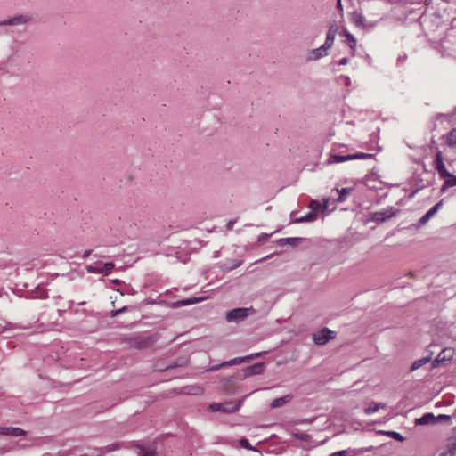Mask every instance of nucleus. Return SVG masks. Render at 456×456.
Returning a JSON list of instances; mask_svg holds the SVG:
<instances>
[{
    "label": "nucleus",
    "instance_id": "42",
    "mask_svg": "<svg viewBox=\"0 0 456 456\" xmlns=\"http://www.w3.org/2000/svg\"><path fill=\"white\" fill-rule=\"evenodd\" d=\"M338 8L342 10L341 0H338Z\"/></svg>",
    "mask_w": 456,
    "mask_h": 456
},
{
    "label": "nucleus",
    "instance_id": "30",
    "mask_svg": "<svg viewBox=\"0 0 456 456\" xmlns=\"http://www.w3.org/2000/svg\"><path fill=\"white\" fill-rule=\"evenodd\" d=\"M140 456H156V453L151 449L142 448L140 450Z\"/></svg>",
    "mask_w": 456,
    "mask_h": 456
},
{
    "label": "nucleus",
    "instance_id": "43",
    "mask_svg": "<svg viewBox=\"0 0 456 456\" xmlns=\"http://www.w3.org/2000/svg\"><path fill=\"white\" fill-rule=\"evenodd\" d=\"M117 448H118V445H112V447L109 448V451H113V450H116Z\"/></svg>",
    "mask_w": 456,
    "mask_h": 456
},
{
    "label": "nucleus",
    "instance_id": "1",
    "mask_svg": "<svg viewBox=\"0 0 456 456\" xmlns=\"http://www.w3.org/2000/svg\"><path fill=\"white\" fill-rule=\"evenodd\" d=\"M434 167L437 171L440 178L445 179L442 191H444L446 188L456 186V176L451 174L445 167L444 163V156L441 151H436L434 159Z\"/></svg>",
    "mask_w": 456,
    "mask_h": 456
},
{
    "label": "nucleus",
    "instance_id": "13",
    "mask_svg": "<svg viewBox=\"0 0 456 456\" xmlns=\"http://www.w3.org/2000/svg\"><path fill=\"white\" fill-rule=\"evenodd\" d=\"M337 31H338V28L336 25L333 24L330 27L328 33H327L326 41L324 43L325 47H330V48L332 47L335 37H336Z\"/></svg>",
    "mask_w": 456,
    "mask_h": 456
},
{
    "label": "nucleus",
    "instance_id": "16",
    "mask_svg": "<svg viewBox=\"0 0 456 456\" xmlns=\"http://www.w3.org/2000/svg\"><path fill=\"white\" fill-rule=\"evenodd\" d=\"M385 407H386L385 403L371 402L368 405V407L365 409L364 411H365L366 414L370 415V414H372L374 412H377L380 409H384Z\"/></svg>",
    "mask_w": 456,
    "mask_h": 456
},
{
    "label": "nucleus",
    "instance_id": "24",
    "mask_svg": "<svg viewBox=\"0 0 456 456\" xmlns=\"http://www.w3.org/2000/svg\"><path fill=\"white\" fill-rule=\"evenodd\" d=\"M351 188H342L341 190L337 189V191L338 192V198L337 199V201L343 202L346 200V196L351 192Z\"/></svg>",
    "mask_w": 456,
    "mask_h": 456
},
{
    "label": "nucleus",
    "instance_id": "9",
    "mask_svg": "<svg viewBox=\"0 0 456 456\" xmlns=\"http://www.w3.org/2000/svg\"><path fill=\"white\" fill-rule=\"evenodd\" d=\"M341 36L346 37V42L349 48L352 50V56H354L356 46H357V41L355 37L348 32L346 29H343V31L340 33Z\"/></svg>",
    "mask_w": 456,
    "mask_h": 456
},
{
    "label": "nucleus",
    "instance_id": "27",
    "mask_svg": "<svg viewBox=\"0 0 456 456\" xmlns=\"http://www.w3.org/2000/svg\"><path fill=\"white\" fill-rule=\"evenodd\" d=\"M373 157V154L370 153H356L352 154V160L353 159H371Z\"/></svg>",
    "mask_w": 456,
    "mask_h": 456
},
{
    "label": "nucleus",
    "instance_id": "14",
    "mask_svg": "<svg viewBox=\"0 0 456 456\" xmlns=\"http://www.w3.org/2000/svg\"><path fill=\"white\" fill-rule=\"evenodd\" d=\"M264 371V363L258 362L245 369L246 376L261 374Z\"/></svg>",
    "mask_w": 456,
    "mask_h": 456
},
{
    "label": "nucleus",
    "instance_id": "26",
    "mask_svg": "<svg viewBox=\"0 0 456 456\" xmlns=\"http://www.w3.org/2000/svg\"><path fill=\"white\" fill-rule=\"evenodd\" d=\"M316 217V214L314 212H311L305 216H302L297 220V222L302 223V222H311L314 221Z\"/></svg>",
    "mask_w": 456,
    "mask_h": 456
},
{
    "label": "nucleus",
    "instance_id": "32",
    "mask_svg": "<svg viewBox=\"0 0 456 456\" xmlns=\"http://www.w3.org/2000/svg\"><path fill=\"white\" fill-rule=\"evenodd\" d=\"M240 444L241 447L247 449V450H250V451H255V448H253L250 444L248 443V441L246 439V438H242L240 440Z\"/></svg>",
    "mask_w": 456,
    "mask_h": 456
},
{
    "label": "nucleus",
    "instance_id": "31",
    "mask_svg": "<svg viewBox=\"0 0 456 456\" xmlns=\"http://www.w3.org/2000/svg\"><path fill=\"white\" fill-rule=\"evenodd\" d=\"M87 271L91 273H102V267L96 265H88Z\"/></svg>",
    "mask_w": 456,
    "mask_h": 456
},
{
    "label": "nucleus",
    "instance_id": "20",
    "mask_svg": "<svg viewBox=\"0 0 456 456\" xmlns=\"http://www.w3.org/2000/svg\"><path fill=\"white\" fill-rule=\"evenodd\" d=\"M152 339L150 337L139 338L138 341L134 342V346L137 348H143L151 345Z\"/></svg>",
    "mask_w": 456,
    "mask_h": 456
},
{
    "label": "nucleus",
    "instance_id": "45",
    "mask_svg": "<svg viewBox=\"0 0 456 456\" xmlns=\"http://www.w3.org/2000/svg\"><path fill=\"white\" fill-rule=\"evenodd\" d=\"M1 332H2V331L0 330V333H1Z\"/></svg>",
    "mask_w": 456,
    "mask_h": 456
},
{
    "label": "nucleus",
    "instance_id": "3",
    "mask_svg": "<svg viewBox=\"0 0 456 456\" xmlns=\"http://www.w3.org/2000/svg\"><path fill=\"white\" fill-rule=\"evenodd\" d=\"M251 313H253L252 308H235L227 312L226 320L227 322H240Z\"/></svg>",
    "mask_w": 456,
    "mask_h": 456
},
{
    "label": "nucleus",
    "instance_id": "40",
    "mask_svg": "<svg viewBox=\"0 0 456 456\" xmlns=\"http://www.w3.org/2000/svg\"><path fill=\"white\" fill-rule=\"evenodd\" d=\"M345 453H346L345 451H339V452H336L332 453L331 456H344Z\"/></svg>",
    "mask_w": 456,
    "mask_h": 456
},
{
    "label": "nucleus",
    "instance_id": "6",
    "mask_svg": "<svg viewBox=\"0 0 456 456\" xmlns=\"http://www.w3.org/2000/svg\"><path fill=\"white\" fill-rule=\"evenodd\" d=\"M454 353H455L454 349L451 348V347H447V348L443 349L439 353L437 358L434 361L433 366L436 367L439 362H445V361H450L451 359H452V357L454 355Z\"/></svg>",
    "mask_w": 456,
    "mask_h": 456
},
{
    "label": "nucleus",
    "instance_id": "23",
    "mask_svg": "<svg viewBox=\"0 0 456 456\" xmlns=\"http://www.w3.org/2000/svg\"><path fill=\"white\" fill-rule=\"evenodd\" d=\"M328 200H325V202L323 204L320 203L319 201L317 200H313L311 203H310V208L313 209V212L314 213L315 211H318L320 209H322V211H324L327 208H328Z\"/></svg>",
    "mask_w": 456,
    "mask_h": 456
},
{
    "label": "nucleus",
    "instance_id": "36",
    "mask_svg": "<svg viewBox=\"0 0 456 456\" xmlns=\"http://www.w3.org/2000/svg\"><path fill=\"white\" fill-rule=\"evenodd\" d=\"M296 240H297L296 238H285V239H281V241L282 243L288 244V243L294 242Z\"/></svg>",
    "mask_w": 456,
    "mask_h": 456
},
{
    "label": "nucleus",
    "instance_id": "37",
    "mask_svg": "<svg viewBox=\"0 0 456 456\" xmlns=\"http://www.w3.org/2000/svg\"><path fill=\"white\" fill-rule=\"evenodd\" d=\"M126 310V306H124L118 310H116V311H112V316H117L118 314L125 312Z\"/></svg>",
    "mask_w": 456,
    "mask_h": 456
},
{
    "label": "nucleus",
    "instance_id": "12",
    "mask_svg": "<svg viewBox=\"0 0 456 456\" xmlns=\"http://www.w3.org/2000/svg\"><path fill=\"white\" fill-rule=\"evenodd\" d=\"M436 422V418L431 412L425 413L422 417L415 419L416 425H430V424H435Z\"/></svg>",
    "mask_w": 456,
    "mask_h": 456
},
{
    "label": "nucleus",
    "instance_id": "44",
    "mask_svg": "<svg viewBox=\"0 0 456 456\" xmlns=\"http://www.w3.org/2000/svg\"><path fill=\"white\" fill-rule=\"evenodd\" d=\"M233 222H230L228 224V229H231L232 227Z\"/></svg>",
    "mask_w": 456,
    "mask_h": 456
},
{
    "label": "nucleus",
    "instance_id": "38",
    "mask_svg": "<svg viewBox=\"0 0 456 456\" xmlns=\"http://www.w3.org/2000/svg\"><path fill=\"white\" fill-rule=\"evenodd\" d=\"M196 302H198V299L182 301V302H180V304L182 305H186L193 304V303H196Z\"/></svg>",
    "mask_w": 456,
    "mask_h": 456
},
{
    "label": "nucleus",
    "instance_id": "7",
    "mask_svg": "<svg viewBox=\"0 0 456 456\" xmlns=\"http://www.w3.org/2000/svg\"><path fill=\"white\" fill-rule=\"evenodd\" d=\"M456 455V432L448 439V443L440 456H455Z\"/></svg>",
    "mask_w": 456,
    "mask_h": 456
},
{
    "label": "nucleus",
    "instance_id": "10",
    "mask_svg": "<svg viewBox=\"0 0 456 456\" xmlns=\"http://www.w3.org/2000/svg\"><path fill=\"white\" fill-rule=\"evenodd\" d=\"M0 434L11 436H25L26 432L20 428H0Z\"/></svg>",
    "mask_w": 456,
    "mask_h": 456
},
{
    "label": "nucleus",
    "instance_id": "19",
    "mask_svg": "<svg viewBox=\"0 0 456 456\" xmlns=\"http://www.w3.org/2000/svg\"><path fill=\"white\" fill-rule=\"evenodd\" d=\"M330 49V47H325V44L314 50L312 51V54L314 56V59L317 60L320 59L325 55H327V50Z\"/></svg>",
    "mask_w": 456,
    "mask_h": 456
},
{
    "label": "nucleus",
    "instance_id": "22",
    "mask_svg": "<svg viewBox=\"0 0 456 456\" xmlns=\"http://www.w3.org/2000/svg\"><path fill=\"white\" fill-rule=\"evenodd\" d=\"M347 160H352V154L346 155V156L337 155V154L331 155L330 162H331V163H342V162H345V161H347Z\"/></svg>",
    "mask_w": 456,
    "mask_h": 456
},
{
    "label": "nucleus",
    "instance_id": "28",
    "mask_svg": "<svg viewBox=\"0 0 456 456\" xmlns=\"http://www.w3.org/2000/svg\"><path fill=\"white\" fill-rule=\"evenodd\" d=\"M114 267L115 265L112 262L105 263L104 265L102 266V273H104L105 275L110 274L114 269Z\"/></svg>",
    "mask_w": 456,
    "mask_h": 456
},
{
    "label": "nucleus",
    "instance_id": "17",
    "mask_svg": "<svg viewBox=\"0 0 456 456\" xmlns=\"http://www.w3.org/2000/svg\"><path fill=\"white\" fill-rule=\"evenodd\" d=\"M446 143L449 148L456 149V128L452 129L447 134Z\"/></svg>",
    "mask_w": 456,
    "mask_h": 456
},
{
    "label": "nucleus",
    "instance_id": "4",
    "mask_svg": "<svg viewBox=\"0 0 456 456\" xmlns=\"http://www.w3.org/2000/svg\"><path fill=\"white\" fill-rule=\"evenodd\" d=\"M334 338V332L328 328H323L313 335V339L316 345H325Z\"/></svg>",
    "mask_w": 456,
    "mask_h": 456
},
{
    "label": "nucleus",
    "instance_id": "34",
    "mask_svg": "<svg viewBox=\"0 0 456 456\" xmlns=\"http://www.w3.org/2000/svg\"><path fill=\"white\" fill-rule=\"evenodd\" d=\"M37 297H40V298H46L48 296H47V293L43 290V289H38L37 291Z\"/></svg>",
    "mask_w": 456,
    "mask_h": 456
},
{
    "label": "nucleus",
    "instance_id": "18",
    "mask_svg": "<svg viewBox=\"0 0 456 456\" xmlns=\"http://www.w3.org/2000/svg\"><path fill=\"white\" fill-rule=\"evenodd\" d=\"M430 360H431V356H427V357H423L421 359L414 361L413 363L411 366V371H414V370L419 369L423 365H425L428 362H429Z\"/></svg>",
    "mask_w": 456,
    "mask_h": 456
},
{
    "label": "nucleus",
    "instance_id": "29",
    "mask_svg": "<svg viewBox=\"0 0 456 456\" xmlns=\"http://www.w3.org/2000/svg\"><path fill=\"white\" fill-rule=\"evenodd\" d=\"M294 436L301 441H309L311 439V436L304 432L295 433Z\"/></svg>",
    "mask_w": 456,
    "mask_h": 456
},
{
    "label": "nucleus",
    "instance_id": "5",
    "mask_svg": "<svg viewBox=\"0 0 456 456\" xmlns=\"http://www.w3.org/2000/svg\"><path fill=\"white\" fill-rule=\"evenodd\" d=\"M31 20V17L26 14H21L15 16L12 19H8L3 21H0V27L3 26H16L28 22Z\"/></svg>",
    "mask_w": 456,
    "mask_h": 456
},
{
    "label": "nucleus",
    "instance_id": "11",
    "mask_svg": "<svg viewBox=\"0 0 456 456\" xmlns=\"http://www.w3.org/2000/svg\"><path fill=\"white\" fill-rule=\"evenodd\" d=\"M443 206V200H440L433 208H431L420 219V224H425Z\"/></svg>",
    "mask_w": 456,
    "mask_h": 456
},
{
    "label": "nucleus",
    "instance_id": "8",
    "mask_svg": "<svg viewBox=\"0 0 456 456\" xmlns=\"http://www.w3.org/2000/svg\"><path fill=\"white\" fill-rule=\"evenodd\" d=\"M261 354H262V353H256V354L247 355L245 357H237L229 362H223L222 364H220L219 367H226V366H230V365L240 364L246 361H249L254 358H256V357L260 356Z\"/></svg>",
    "mask_w": 456,
    "mask_h": 456
},
{
    "label": "nucleus",
    "instance_id": "21",
    "mask_svg": "<svg viewBox=\"0 0 456 456\" xmlns=\"http://www.w3.org/2000/svg\"><path fill=\"white\" fill-rule=\"evenodd\" d=\"M289 399H290L289 395L276 398L271 403V407L272 408L281 407V406L284 405L285 403H287L289 401Z\"/></svg>",
    "mask_w": 456,
    "mask_h": 456
},
{
    "label": "nucleus",
    "instance_id": "41",
    "mask_svg": "<svg viewBox=\"0 0 456 456\" xmlns=\"http://www.w3.org/2000/svg\"><path fill=\"white\" fill-rule=\"evenodd\" d=\"M91 253H92V250H86V251L84 252L83 257H84V258L88 257V256L91 255Z\"/></svg>",
    "mask_w": 456,
    "mask_h": 456
},
{
    "label": "nucleus",
    "instance_id": "35",
    "mask_svg": "<svg viewBox=\"0 0 456 456\" xmlns=\"http://www.w3.org/2000/svg\"><path fill=\"white\" fill-rule=\"evenodd\" d=\"M436 418V421L439 420V419H443V420H447L449 421L450 420V416L449 415H445V414H440L438 415Z\"/></svg>",
    "mask_w": 456,
    "mask_h": 456
},
{
    "label": "nucleus",
    "instance_id": "33",
    "mask_svg": "<svg viewBox=\"0 0 456 456\" xmlns=\"http://www.w3.org/2000/svg\"><path fill=\"white\" fill-rule=\"evenodd\" d=\"M390 216H392V215H388V216H384V214H383L382 212H377V213H375V215H374V218H375V220H377V221H380V222L385 221L387 218H388V217H390Z\"/></svg>",
    "mask_w": 456,
    "mask_h": 456
},
{
    "label": "nucleus",
    "instance_id": "2",
    "mask_svg": "<svg viewBox=\"0 0 456 456\" xmlns=\"http://www.w3.org/2000/svg\"><path fill=\"white\" fill-rule=\"evenodd\" d=\"M241 401L239 402H228L224 403H213L209 406L212 411H223L227 413H232L240 408Z\"/></svg>",
    "mask_w": 456,
    "mask_h": 456
},
{
    "label": "nucleus",
    "instance_id": "15",
    "mask_svg": "<svg viewBox=\"0 0 456 456\" xmlns=\"http://www.w3.org/2000/svg\"><path fill=\"white\" fill-rule=\"evenodd\" d=\"M350 20L354 25H355L358 28H363L365 27L364 17L360 12H354L353 13H351Z\"/></svg>",
    "mask_w": 456,
    "mask_h": 456
},
{
    "label": "nucleus",
    "instance_id": "39",
    "mask_svg": "<svg viewBox=\"0 0 456 456\" xmlns=\"http://www.w3.org/2000/svg\"><path fill=\"white\" fill-rule=\"evenodd\" d=\"M348 62V59L347 58H342L339 61H338V65H346L347 64Z\"/></svg>",
    "mask_w": 456,
    "mask_h": 456
},
{
    "label": "nucleus",
    "instance_id": "25",
    "mask_svg": "<svg viewBox=\"0 0 456 456\" xmlns=\"http://www.w3.org/2000/svg\"><path fill=\"white\" fill-rule=\"evenodd\" d=\"M380 433L387 435V436H390L397 441H403L404 439L401 434L395 431H380Z\"/></svg>",
    "mask_w": 456,
    "mask_h": 456
}]
</instances>
